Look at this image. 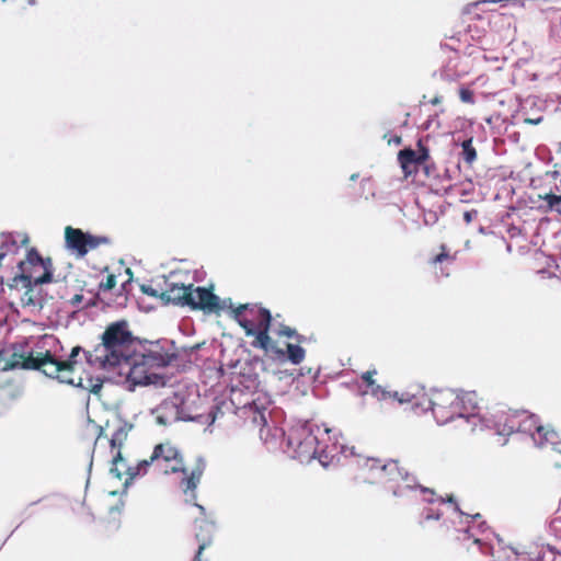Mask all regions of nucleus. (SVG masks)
Here are the masks:
<instances>
[{
	"instance_id": "dca6fc26",
	"label": "nucleus",
	"mask_w": 561,
	"mask_h": 561,
	"mask_svg": "<svg viewBox=\"0 0 561 561\" xmlns=\"http://www.w3.org/2000/svg\"><path fill=\"white\" fill-rule=\"evenodd\" d=\"M381 461L376 458L360 457L356 459L354 479L362 483H377Z\"/></svg>"
},
{
	"instance_id": "2f4dec72",
	"label": "nucleus",
	"mask_w": 561,
	"mask_h": 561,
	"mask_svg": "<svg viewBox=\"0 0 561 561\" xmlns=\"http://www.w3.org/2000/svg\"><path fill=\"white\" fill-rule=\"evenodd\" d=\"M549 208H554L557 205L561 203V195H554L552 193L547 194L545 197Z\"/></svg>"
},
{
	"instance_id": "bb28decb",
	"label": "nucleus",
	"mask_w": 561,
	"mask_h": 561,
	"mask_svg": "<svg viewBox=\"0 0 561 561\" xmlns=\"http://www.w3.org/2000/svg\"><path fill=\"white\" fill-rule=\"evenodd\" d=\"M455 260V257L453 255H450L447 251V247L445 244H442L440 245V253L433 256L430 261L431 264L433 265H436V264H440L445 261H449V262H453Z\"/></svg>"
},
{
	"instance_id": "5701e85b",
	"label": "nucleus",
	"mask_w": 561,
	"mask_h": 561,
	"mask_svg": "<svg viewBox=\"0 0 561 561\" xmlns=\"http://www.w3.org/2000/svg\"><path fill=\"white\" fill-rule=\"evenodd\" d=\"M248 412L251 415V423L255 428H259L260 431L263 430V427L266 425L267 421L265 417L264 410H260L256 405L255 407H249Z\"/></svg>"
},
{
	"instance_id": "6e6552de",
	"label": "nucleus",
	"mask_w": 561,
	"mask_h": 561,
	"mask_svg": "<svg viewBox=\"0 0 561 561\" xmlns=\"http://www.w3.org/2000/svg\"><path fill=\"white\" fill-rule=\"evenodd\" d=\"M318 445V437L307 424L294 426L288 431L287 446L291 449L294 457L300 461L314 458Z\"/></svg>"
},
{
	"instance_id": "412c9836",
	"label": "nucleus",
	"mask_w": 561,
	"mask_h": 561,
	"mask_svg": "<svg viewBox=\"0 0 561 561\" xmlns=\"http://www.w3.org/2000/svg\"><path fill=\"white\" fill-rule=\"evenodd\" d=\"M284 354H285V352H284ZM286 354H287L288 360L291 364L298 365L305 359L306 351L298 344L288 343L286 345ZM276 356L279 357L278 355H276ZM284 356L285 355H283L282 357H284Z\"/></svg>"
},
{
	"instance_id": "7c9ffc66",
	"label": "nucleus",
	"mask_w": 561,
	"mask_h": 561,
	"mask_svg": "<svg viewBox=\"0 0 561 561\" xmlns=\"http://www.w3.org/2000/svg\"><path fill=\"white\" fill-rule=\"evenodd\" d=\"M116 286V276L114 274H108L106 276L105 282L101 283L99 288L100 290H111Z\"/></svg>"
},
{
	"instance_id": "b1692460",
	"label": "nucleus",
	"mask_w": 561,
	"mask_h": 561,
	"mask_svg": "<svg viewBox=\"0 0 561 561\" xmlns=\"http://www.w3.org/2000/svg\"><path fill=\"white\" fill-rule=\"evenodd\" d=\"M461 157L462 160L471 165L477 160V150L472 145V138L466 139L461 144Z\"/></svg>"
},
{
	"instance_id": "f3484780",
	"label": "nucleus",
	"mask_w": 561,
	"mask_h": 561,
	"mask_svg": "<svg viewBox=\"0 0 561 561\" xmlns=\"http://www.w3.org/2000/svg\"><path fill=\"white\" fill-rule=\"evenodd\" d=\"M139 359L146 363V366L156 371L158 368L168 366L171 363L172 356L161 350H150L142 354H136Z\"/></svg>"
},
{
	"instance_id": "20e7f679",
	"label": "nucleus",
	"mask_w": 561,
	"mask_h": 561,
	"mask_svg": "<svg viewBox=\"0 0 561 561\" xmlns=\"http://www.w3.org/2000/svg\"><path fill=\"white\" fill-rule=\"evenodd\" d=\"M433 415L437 423L445 424L456 417H469L478 409L479 400L474 391L436 389L430 398Z\"/></svg>"
},
{
	"instance_id": "ea45409f",
	"label": "nucleus",
	"mask_w": 561,
	"mask_h": 561,
	"mask_svg": "<svg viewBox=\"0 0 561 561\" xmlns=\"http://www.w3.org/2000/svg\"><path fill=\"white\" fill-rule=\"evenodd\" d=\"M542 119H543L542 117H538L536 119L526 118L525 123L537 125V124L541 123Z\"/></svg>"
},
{
	"instance_id": "6ab92c4d",
	"label": "nucleus",
	"mask_w": 561,
	"mask_h": 561,
	"mask_svg": "<svg viewBox=\"0 0 561 561\" xmlns=\"http://www.w3.org/2000/svg\"><path fill=\"white\" fill-rule=\"evenodd\" d=\"M205 528L201 527V533L196 534V540L198 542V549L197 552L193 559V561H210V556L206 554V551L211 546V531L213 526L204 523Z\"/></svg>"
},
{
	"instance_id": "c85d7f7f",
	"label": "nucleus",
	"mask_w": 561,
	"mask_h": 561,
	"mask_svg": "<svg viewBox=\"0 0 561 561\" xmlns=\"http://www.w3.org/2000/svg\"><path fill=\"white\" fill-rule=\"evenodd\" d=\"M278 334L279 335H283V336H286V337H295L297 340L298 343H301L302 340H304V336L298 334L296 332V330L287 327V325H282L278 330Z\"/></svg>"
},
{
	"instance_id": "79ce46f5",
	"label": "nucleus",
	"mask_w": 561,
	"mask_h": 561,
	"mask_svg": "<svg viewBox=\"0 0 561 561\" xmlns=\"http://www.w3.org/2000/svg\"><path fill=\"white\" fill-rule=\"evenodd\" d=\"M157 420H158L159 423H161L163 425L167 424V422L161 416H158Z\"/></svg>"
},
{
	"instance_id": "9d476101",
	"label": "nucleus",
	"mask_w": 561,
	"mask_h": 561,
	"mask_svg": "<svg viewBox=\"0 0 561 561\" xmlns=\"http://www.w3.org/2000/svg\"><path fill=\"white\" fill-rule=\"evenodd\" d=\"M119 367V375L126 376V381L129 383V389L133 390L136 386H147L157 379L156 371H151L146 363L141 362L137 355H128L127 360H124Z\"/></svg>"
},
{
	"instance_id": "c756f323",
	"label": "nucleus",
	"mask_w": 561,
	"mask_h": 561,
	"mask_svg": "<svg viewBox=\"0 0 561 561\" xmlns=\"http://www.w3.org/2000/svg\"><path fill=\"white\" fill-rule=\"evenodd\" d=\"M459 98H460L461 102H463V103H468V104L474 103L473 91L470 90L469 88L461 87L459 89Z\"/></svg>"
},
{
	"instance_id": "a19ab883",
	"label": "nucleus",
	"mask_w": 561,
	"mask_h": 561,
	"mask_svg": "<svg viewBox=\"0 0 561 561\" xmlns=\"http://www.w3.org/2000/svg\"><path fill=\"white\" fill-rule=\"evenodd\" d=\"M402 141V138L400 136H394L392 139H389L388 142L391 144H396V145H400Z\"/></svg>"
},
{
	"instance_id": "a211bd4d",
	"label": "nucleus",
	"mask_w": 561,
	"mask_h": 561,
	"mask_svg": "<svg viewBox=\"0 0 561 561\" xmlns=\"http://www.w3.org/2000/svg\"><path fill=\"white\" fill-rule=\"evenodd\" d=\"M457 539L461 541L467 551L473 556H483L490 550V545L479 538H473L469 529L459 531Z\"/></svg>"
},
{
	"instance_id": "f03ea898",
	"label": "nucleus",
	"mask_w": 561,
	"mask_h": 561,
	"mask_svg": "<svg viewBox=\"0 0 561 561\" xmlns=\"http://www.w3.org/2000/svg\"><path fill=\"white\" fill-rule=\"evenodd\" d=\"M134 335L125 320L110 323L102 334V342L92 351L83 352L90 364L99 365L103 369L122 365L131 354Z\"/></svg>"
},
{
	"instance_id": "ddd939ff",
	"label": "nucleus",
	"mask_w": 561,
	"mask_h": 561,
	"mask_svg": "<svg viewBox=\"0 0 561 561\" xmlns=\"http://www.w3.org/2000/svg\"><path fill=\"white\" fill-rule=\"evenodd\" d=\"M430 158V150L423 146L422 140L417 141V151L405 148L398 153V161L405 176L416 174L420 165L424 164Z\"/></svg>"
},
{
	"instance_id": "2eb2a0df",
	"label": "nucleus",
	"mask_w": 561,
	"mask_h": 561,
	"mask_svg": "<svg viewBox=\"0 0 561 561\" xmlns=\"http://www.w3.org/2000/svg\"><path fill=\"white\" fill-rule=\"evenodd\" d=\"M41 284H35V280L30 279V284L13 283V277L9 279L7 286L11 291H16L19 295L22 307H42L43 299L39 291L36 289Z\"/></svg>"
},
{
	"instance_id": "9b49d317",
	"label": "nucleus",
	"mask_w": 561,
	"mask_h": 561,
	"mask_svg": "<svg viewBox=\"0 0 561 561\" xmlns=\"http://www.w3.org/2000/svg\"><path fill=\"white\" fill-rule=\"evenodd\" d=\"M415 480V477L412 476L403 466H401L399 460L391 459L385 463L381 462L378 482L383 484H397V486L392 490L393 495H399L402 493L399 485L400 482H405V488L412 489Z\"/></svg>"
},
{
	"instance_id": "58836bf2",
	"label": "nucleus",
	"mask_w": 561,
	"mask_h": 561,
	"mask_svg": "<svg viewBox=\"0 0 561 561\" xmlns=\"http://www.w3.org/2000/svg\"><path fill=\"white\" fill-rule=\"evenodd\" d=\"M430 103L432 105H438L442 103V96L440 95H435L433 99L430 100Z\"/></svg>"
},
{
	"instance_id": "72a5a7b5",
	"label": "nucleus",
	"mask_w": 561,
	"mask_h": 561,
	"mask_svg": "<svg viewBox=\"0 0 561 561\" xmlns=\"http://www.w3.org/2000/svg\"><path fill=\"white\" fill-rule=\"evenodd\" d=\"M140 289L144 294H146L150 297L160 298L161 291L153 288L151 285H141Z\"/></svg>"
},
{
	"instance_id": "39448f33",
	"label": "nucleus",
	"mask_w": 561,
	"mask_h": 561,
	"mask_svg": "<svg viewBox=\"0 0 561 561\" xmlns=\"http://www.w3.org/2000/svg\"><path fill=\"white\" fill-rule=\"evenodd\" d=\"M165 284L160 299L167 304L190 307L192 310L204 312H218L221 309L220 299L211 288L194 287L193 284L184 285L173 280H167Z\"/></svg>"
},
{
	"instance_id": "423d86ee",
	"label": "nucleus",
	"mask_w": 561,
	"mask_h": 561,
	"mask_svg": "<svg viewBox=\"0 0 561 561\" xmlns=\"http://www.w3.org/2000/svg\"><path fill=\"white\" fill-rule=\"evenodd\" d=\"M81 352L83 351L80 346H75L68 358L61 360L51 354L50 351H45L44 375L57 379L61 383L89 389L90 392L96 394L102 389V381L98 379L95 383L87 386L83 383L81 376L76 371L78 365L77 357Z\"/></svg>"
},
{
	"instance_id": "f257e3e1",
	"label": "nucleus",
	"mask_w": 561,
	"mask_h": 561,
	"mask_svg": "<svg viewBox=\"0 0 561 561\" xmlns=\"http://www.w3.org/2000/svg\"><path fill=\"white\" fill-rule=\"evenodd\" d=\"M112 466L110 469L111 474L122 480L124 476H129L130 479L148 473L152 470L154 473H171L181 471L183 478L180 482L181 489L184 493H191V497L195 500V490L203 477L205 470V462L197 459L195 465L191 468L184 467L182 459L179 457L176 448L169 444H159L154 447L149 459H144L138 462L136 467H129L122 456V451L117 450L112 453Z\"/></svg>"
},
{
	"instance_id": "393cba45",
	"label": "nucleus",
	"mask_w": 561,
	"mask_h": 561,
	"mask_svg": "<svg viewBox=\"0 0 561 561\" xmlns=\"http://www.w3.org/2000/svg\"><path fill=\"white\" fill-rule=\"evenodd\" d=\"M126 437L127 432L124 430V427H119L118 430L115 431V433L112 435L110 439L112 453H115L117 450L121 451V448Z\"/></svg>"
},
{
	"instance_id": "1a4fd4ad",
	"label": "nucleus",
	"mask_w": 561,
	"mask_h": 561,
	"mask_svg": "<svg viewBox=\"0 0 561 561\" xmlns=\"http://www.w3.org/2000/svg\"><path fill=\"white\" fill-rule=\"evenodd\" d=\"M108 243L110 239L107 237L93 236L71 226L65 228L66 248L77 257H83L89 251Z\"/></svg>"
},
{
	"instance_id": "c03bdc74",
	"label": "nucleus",
	"mask_w": 561,
	"mask_h": 561,
	"mask_svg": "<svg viewBox=\"0 0 561 561\" xmlns=\"http://www.w3.org/2000/svg\"><path fill=\"white\" fill-rule=\"evenodd\" d=\"M103 433V428L102 427H99V435H98V438L102 435Z\"/></svg>"
},
{
	"instance_id": "cd10ccee",
	"label": "nucleus",
	"mask_w": 561,
	"mask_h": 561,
	"mask_svg": "<svg viewBox=\"0 0 561 561\" xmlns=\"http://www.w3.org/2000/svg\"><path fill=\"white\" fill-rule=\"evenodd\" d=\"M412 489H420L421 492L425 495L424 500L426 502H428V503L438 502V496L436 495V493L433 489L422 486V485L417 484L416 481L413 483Z\"/></svg>"
},
{
	"instance_id": "37998d69",
	"label": "nucleus",
	"mask_w": 561,
	"mask_h": 561,
	"mask_svg": "<svg viewBox=\"0 0 561 561\" xmlns=\"http://www.w3.org/2000/svg\"><path fill=\"white\" fill-rule=\"evenodd\" d=\"M480 517H481V515H480L479 513H477V514H474V515H471V518H472V519H478V518H480Z\"/></svg>"
},
{
	"instance_id": "a878e982",
	"label": "nucleus",
	"mask_w": 561,
	"mask_h": 561,
	"mask_svg": "<svg viewBox=\"0 0 561 561\" xmlns=\"http://www.w3.org/2000/svg\"><path fill=\"white\" fill-rule=\"evenodd\" d=\"M540 561H561V552L548 546L542 549Z\"/></svg>"
},
{
	"instance_id": "7ed1b4c3",
	"label": "nucleus",
	"mask_w": 561,
	"mask_h": 561,
	"mask_svg": "<svg viewBox=\"0 0 561 561\" xmlns=\"http://www.w3.org/2000/svg\"><path fill=\"white\" fill-rule=\"evenodd\" d=\"M234 320L244 330L247 336H254L251 345L265 353L283 356L284 351L278 348L268 335L272 316L271 312L257 305H240L231 310Z\"/></svg>"
},
{
	"instance_id": "f8f14e48",
	"label": "nucleus",
	"mask_w": 561,
	"mask_h": 561,
	"mask_svg": "<svg viewBox=\"0 0 561 561\" xmlns=\"http://www.w3.org/2000/svg\"><path fill=\"white\" fill-rule=\"evenodd\" d=\"M45 352H30L28 354L13 352L11 356L1 363L2 370L24 369L38 370L44 374Z\"/></svg>"
},
{
	"instance_id": "4468645a",
	"label": "nucleus",
	"mask_w": 561,
	"mask_h": 561,
	"mask_svg": "<svg viewBox=\"0 0 561 561\" xmlns=\"http://www.w3.org/2000/svg\"><path fill=\"white\" fill-rule=\"evenodd\" d=\"M30 237L27 233H0V266L8 261L7 264L14 262V256L19 253L20 247H28Z\"/></svg>"
},
{
	"instance_id": "e433bc0d",
	"label": "nucleus",
	"mask_w": 561,
	"mask_h": 561,
	"mask_svg": "<svg viewBox=\"0 0 561 561\" xmlns=\"http://www.w3.org/2000/svg\"><path fill=\"white\" fill-rule=\"evenodd\" d=\"M438 502H440V503H446V502L455 503V499H454L453 495H448L446 499L443 497V496H438Z\"/></svg>"
},
{
	"instance_id": "aec40b11",
	"label": "nucleus",
	"mask_w": 561,
	"mask_h": 561,
	"mask_svg": "<svg viewBox=\"0 0 561 561\" xmlns=\"http://www.w3.org/2000/svg\"><path fill=\"white\" fill-rule=\"evenodd\" d=\"M517 413L501 412L496 416V427L501 435H511L520 431V423Z\"/></svg>"
},
{
	"instance_id": "f704fd0d",
	"label": "nucleus",
	"mask_w": 561,
	"mask_h": 561,
	"mask_svg": "<svg viewBox=\"0 0 561 561\" xmlns=\"http://www.w3.org/2000/svg\"><path fill=\"white\" fill-rule=\"evenodd\" d=\"M440 516H442L440 512L433 513V512L428 511L427 513H425L423 515L421 524H423L424 522L430 520V519H439Z\"/></svg>"
},
{
	"instance_id": "4c0bfd02",
	"label": "nucleus",
	"mask_w": 561,
	"mask_h": 561,
	"mask_svg": "<svg viewBox=\"0 0 561 561\" xmlns=\"http://www.w3.org/2000/svg\"><path fill=\"white\" fill-rule=\"evenodd\" d=\"M82 301V295H75L70 302L73 305V306H77L78 304H80Z\"/></svg>"
},
{
	"instance_id": "a18cd8bd",
	"label": "nucleus",
	"mask_w": 561,
	"mask_h": 561,
	"mask_svg": "<svg viewBox=\"0 0 561 561\" xmlns=\"http://www.w3.org/2000/svg\"><path fill=\"white\" fill-rule=\"evenodd\" d=\"M455 510L462 514V512L460 511V508H459V506L457 504H455Z\"/></svg>"
},
{
	"instance_id": "4be33fe9",
	"label": "nucleus",
	"mask_w": 561,
	"mask_h": 561,
	"mask_svg": "<svg viewBox=\"0 0 561 561\" xmlns=\"http://www.w3.org/2000/svg\"><path fill=\"white\" fill-rule=\"evenodd\" d=\"M369 391H370V394L374 396L375 398H377L378 400L392 399V400H398L399 402H403V399L399 398L397 391H394V392L388 391L385 388H382L381 386L377 385L376 382L374 383V386H371L369 388Z\"/></svg>"
},
{
	"instance_id": "473e14b6",
	"label": "nucleus",
	"mask_w": 561,
	"mask_h": 561,
	"mask_svg": "<svg viewBox=\"0 0 561 561\" xmlns=\"http://www.w3.org/2000/svg\"><path fill=\"white\" fill-rule=\"evenodd\" d=\"M376 374H377L376 369H373V370H367L362 375V380L366 383L367 388H370L376 382L373 378L374 375H376Z\"/></svg>"
},
{
	"instance_id": "0eeeda50",
	"label": "nucleus",
	"mask_w": 561,
	"mask_h": 561,
	"mask_svg": "<svg viewBox=\"0 0 561 561\" xmlns=\"http://www.w3.org/2000/svg\"><path fill=\"white\" fill-rule=\"evenodd\" d=\"M19 273L13 276V283L49 284L54 279V264L51 257H43L36 248H30L23 260L16 263Z\"/></svg>"
},
{
	"instance_id": "c9c22d12",
	"label": "nucleus",
	"mask_w": 561,
	"mask_h": 561,
	"mask_svg": "<svg viewBox=\"0 0 561 561\" xmlns=\"http://www.w3.org/2000/svg\"><path fill=\"white\" fill-rule=\"evenodd\" d=\"M477 216V210L472 209V210H467L465 211L463 214V220L467 222V224H470L473 218Z\"/></svg>"
}]
</instances>
